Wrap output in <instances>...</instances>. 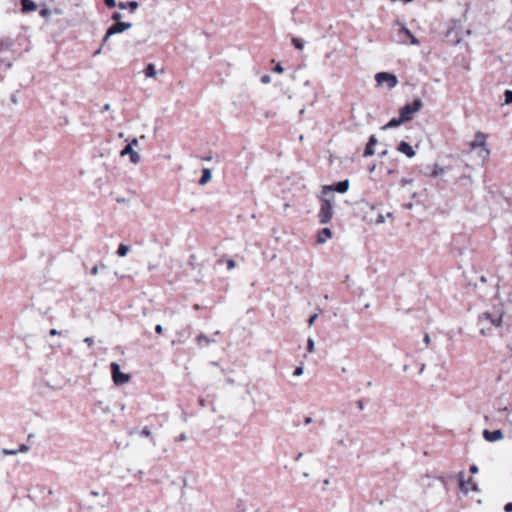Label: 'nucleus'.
<instances>
[{
	"label": "nucleus",
	"mask_w": 512,
	"mask_h": 512,
	"mask_svg": "<svg viewBox=\"0 0 512 512\" xmlns=\"http://www.w3.org/2000/svg\"><path fill=\"white\" fill-rule=\"evenodd\" d=\"M54 12L58 15L62 14V11L60 9H55Z\"/></svg>",
	"instance_id": "58"
},
{
	"label": "nucleus",
	"mask_w": 512,
	"mask_h": 512,
	"mask_svg": "<svg viewBox=\"0 0 512 512\" xmlns=\"http://www.w3.org/2000/svg\"><path fill=\"white\" fill-rule=\"evenodd\" d=\"M329 483H330V481H329L328 479H325V480L323 481V484H324V485H326V486H327V485H329Z\"/></svg>",
	"instance_id": "60"
},
{
	"label": "nucleus",
	"mask_w": 512,
	"mask_h": 512,
	"mask_svg": "<svg viewBox=\"0 0 512 512\" xmlns=\"http://www.w3.org/2000/svg\"><path fill=\"white\" fill-rule=\"evenodd\" d=\"M100 53H101V48H99L98 50H96V51L94 52V56H97V55H99Z\"/></svg>",
	"instance_id": "56"
},
{
	"label": "nucleus",
	"mask_w": 512,
	"mask_h": 512,
	"mask_svg": "<svg viewBox=\"0 0 512 512\" xmlns=\"http://www.w3.org/2000/svg\"><path fill=\"white\" fill-rule=\"evenodd\" d=\"M480 333H481L482 335H487V334H488V332L485 330V328H481V329H480Z\"/></svg>",
	"instance_id": "52"
},
{
	"label": "nucleus",
	"mask_w": 512,
	"mask_h": 512,
	"mask_svg": "<svg viewBox=\"0 0 512 512\" xmlns=\"http://www.w3.org/2000/svg\"><path fill=\"white\" fill-rule=\"evenodd\" d=\"M138 2L136 1H130L128 3H124V2H120L118 4V7L121 9V10H124L126 8H129L131 12H134L137 8H138Z\"/></svg>",
	"instance_id": "18"
},
{
	"label": "nucleus",
	"mask_w": 512,
	"mask_h": 512,
	"mask_svg": "<svg viewBox=\"0 0 512 512\" xmlns=\"http://www.w3.org/2000/svg\"><path fill=\"white\" fill-rule=\"evenodd\" d=\"M333 200V195L321 199V207L318 212V217L321 224H327L331 221L333 217Z\"/></svg>",
	"instance_id": "2"
},
{
	"label": "nucleus",
	"mask_w": 512,
	"mask_h": 512,
	"mask_svg": "<svg viewBox=\"0 0 512 512\" xmlns=\"http://www.w3.org/2000/svg\"><path fill=\"white\" fill-rule=\"evenodd\" d=\"M226 264H227V269H228V270H232V269H234V268H235V261H234V260H232V259H228V260L226 261Z\"/></svg>",
	"instance_id": "36"
},
{
	"label": "nucleus",
	"mask_w": 512,
	"mask_h": 512,
	"mask_svg": "<svg viewBox=\"0 0 512 512\" xmlns=\"http://www.w3.org/2000/svg\"><path fill=\"white\" fill-rule=\"evenodd\" d=\"M84 342H85L88 346H92V345H93V343H94V340H93V338H91V337H86V338L84 339Z\"/></svg>",
	"instance_id": "41"
},
{
	"label": "nucleus",
	"mask_w": 512,
	"mask_h": 512,
	"mask_svg": "<svg viewBox=\"0 0 512 512\" xmlns=\"http://www.w3.org/2000/svg\"><path fill=\"white\" fill-rule=\"evenodd\" d=\"M140 435L143 437H149L151 435V431L145 427L141 430Z\"/></svg>",
	"instance_id": "35"
},
{
	"label": "nucleus",
	"mask_w": 512,
	"mask_h": 512,
	"mask_svg": "<svg viewBox=\"0 0 512 512\" xmlns=\"http://www.w3.org/2000/svg\"><path fill=\"white\" fill-rule=\"evenodd\" d=\"M187 439L186 434L182 433L177 437V441H185Z\"/></svg>",
	"instance_id": "44"
},
{
	"label": "nucleus",
	"mask_w": 512,
	"mask_h": 512,
	"mask_svg": "<svg viewBox=\"0 0 512 512\" xmlns=\"http://www.w3.org/2000/svg\"><path fill=\"white\" fill-rule=\"evenodd\" d=\"M98 271H99V266H94L92 269H91V274L92 275H97L98 274Z\"/></svg>",
	"instance_id": "45"
},
{
	"label": "nucleus",
	"mask_w": 512,
	"mask_h": 512,
	"mask_svg": "<svg viewBox=\"0 0 512 512\" xmlns=\"http://www.w3.org/2000/svg\"><path fill=\"white\" fill-rule=\"evenodd\" d=\"M469 470L471 473L475 474L478 472V467L476 465H472V466H470Z\"/></svg>",
	"instance_id": "47"
},
{
	"label": "nucleus",
	"mask_w": 512,
	"mask_h": 512,
	"mask_svg": "<svg viewBox=\"0 0 512 512\" xmlns=\"http://www.w3.org/2000/svg\"><path fill=\"white\" fill-rule=\"evenodd\" d=\"M398 151L406 155L408 158H413L416 155V152L414 151L413 147L406 141H401L399 143Z\"/></svg>",
	"instance_id": "12"
},
{
	"label": "nucleus",
	"mask_w": 512,
	"mask_h": 512,
	"mask_svg": "<svg viewBox=\"0 0 512 512\" xmlns=\"http://www.w3.org/2000/svg\"><path fill=\"white\" fill-rule=\"evenodd\" d=\"M425 368H426V365L422 364L419 373L422 374L424 372Z\"/></svg>",
	"instance_id": "55"
},
{
	"label": "nucleus",
	"mask_w": 512,
	"mask_h": 512,
	"mask_svg": "<svg viewBox=\"0 0 512 512\" xmlns=\"http://www.w3.org/2000/svg\"><path fill=\"white\" fill-rule=\"evenodd\" d=\"M109 38L110 37H107V33H106L104 38H103V40H102V45H104L108 41Z\"/></svg>",
	"instance_id": "50"
},
{
	"label": "nucleus",
	"mask_w": 512,
	"mask_h": 512,
	"mask_svg": "<svg viewBox=\"0 0 512 512\" xmlns=\"http://www.w3.org/2000/svg\"><path fill=\"white\" fill-rule=\"evenodd\" d=\"M104 3L110 7V8H113L116 6V0H104Z\"/></svg>",
	"instance_id": "38"
},
{
	"label": "nucleus",
	"mask_w": 512,
	"mask_h": 512,
	"mask_svg": "<svg viewBox=\"0 0 512 512\" xmlns=\"http://www.w3.org/2000/svg\"><path fill=\"white\" fill-rule=\"evenodd\" d=\"M502 317V314L496 316L492 313L485 312L480 316V322L483 323V321H487L496 328H499L502 325Z\"/></svg>",
	"instance_id": "10"
},
{
	"label": "nucleus",
	"mask_w": 512,
	"mask_h": 512,
	"mask_svg": "<svg viewBox=\"0 0 512 512\" xmlns=\"http://www.w3.org/2000/svg\"><path fill=\"white\" fill-rule=\"evenodd\" d=\"M51 13H52V11L50 9H48V8L41 9L40 12H39L40 16L44 17V18L50 16Z\"/></svg>",
	"instance_id": "29"
},
{
	"label": "nucleus",
	"mask_w": 512,
	"mask_h": 512,
	"mask_svg": "<svg viewBox=\"0 0 512 512\" xmlns=\"http://www.w3.org/2000/svg\"><path fill=\"white\" fill-rule=\"evenodd\" d=\"M357 406L360 408V409H363L364 405H363V402L361 400H359L357 402Z\"/></svg>",
	"instance_id": "51"
},
{
	"label": "nucleus",
	"mask_w": 512,
	"mask_h": 512,
	"mask_svg": "<svg viewBox=\"0 0 512 512\" xmlns=\"http://www.w3.org/2000/svg\"><path fill=\"white\" fill-rule=\"evenodd\" d=\"M411 182H412V180L411 179H407V178H402V180H401V183L403 185L410 184Z\"/></svg>",
	"instance_id": "48"
},
{
	"label": "nucleus",
	"mask_w": 512,
	"mask_h": 512,
	"mask_svg": "<svg viewBox=\"0 0 512 512\" xmlns=\"http://www.w3.org/2000/svg\"><path fill=\"white\" fill-rule=\"evenodd\" d=\"M302 456H303L302 452L298 453V455L296 456V461H299L302 458Z\"/></svg>",
	"instance_id": "54"
},
{
	"label": "nucleus",
	"mask_w": 512,
	"mask_h": 512,
	"mask_svg": "<svg viewBox=\"0 0 512 512\" xmlns=\"http://www.w3.org/2000/svg\"><path fill=\"white\" fill-rule=\"evenodd\" d=\"M307 351L309 353H313L315 351V342L312 338H308L307 340Z\"/></svg>",
	"instance_id": "24"
},
{
	"label": "nucleus",
	"mask_w": 512,
	"mask_h": 512,
	"mask_svg": "<svg viewBox=\"0 0 512 512\" xmlns=\"http://www.w3.org/2000/svg\"><path fill=\"white\" fill-rule=\"evenodd\" d=\"M122 18V14L120 12H114L111 16V19L113 21L120 22V19Z\"/></svg>",
	"instance_id": "31"
},
{
	"label": "nucleus",
	"mask_w": 512,
	"mask_h": 512,
	"mask_svg": "<svg viewBox=\"0 0 512 512\" xmlns=\"http://www.w3.org/2000/svg\"><path fill=\"white\" fill-rule=\"evenodd\" d=\"M132 27L130 22H117L107 29V37L122 33Z\"/></svg>",
	"instance_id": "9"
},
{
	"label": "nucleus",
	"mask_w": 512,
	"mask_h": 512,
	"mask_svg": "<svg viewBox=\"0 0 512 512\" xmlns=\"http://www.w3.org/2000/svg\"><path fill=\"white\" fill-rule=\"evenodd\" d=\"M273 71H274V72H276V73H282V72H283V67L281 66V64H280V63H278V64L274 67Z\"/></svg>",
	"instance_id": "40"
},
{
	"label": "nucleus",
	"mask_w": 512,
	"mask_h": 512,
	"mask_svg": "<svg viewBox=\"0 0 512 512\" xmlns=\"http://www.w3.org/2000/svg\"><path fill=\"white\" fill-rule=\"evenodd\" d=\"M317 317H318V314H317V313H315V314H313V315H311V316H310V318H309V320H308V324H309V326H312V325L314 324V322H315V320L317 319Z\"/></svg>",
	"instance_id": "37"
},
{
	"label": "nucleus",
	"mask_w": 512,
	"mask_h": 512,
	"mask_svg": "<svg viewBox=\"0 0 512 512\" xmlns=\"http://www.w3.org/2000/svg\"><path fill=\"white\" fill-rule=\"evenodd\" d=\"M130 248L126 244H120L117 249V255L120 257H124L128 254Z\"/></svg>",
	"instance_id": "21"
},
{
	"label": "nucleus",
	"mask_w": 512,
	"mask_h": 512,
	"mask_svg": "<svg viewBox=\"0 0 512 512\" xmlns=\"http://www.w3.org/2000/svg\"><path fill=\"white\" fill-rule=\"evenodd\" d=\"M143 73L146 78H155L157 76L155 65L153 63H149L143 70Z\"/></svg>",
	"instance_id": "17"
},
{
	"label": "nucleus",
	"mask_w": 512,
	"mask_h": 512,
	"mask_svg": "<svg viewBox=\"0 0 512 512\" xmlns=\"http://www.w3.org/2000/svg\"><path fill=\"white\" fill-rule=\"evenodd\" d=\"M423 341H424V343H425L426 345H429V344H430V341H431V340H430V336H429V334H427V333H426V334L424 335Z\"/></svg>",
	"instance_id": "43"
},
{
	"label": "nucleus",
	"mask_w": 512,
	"mask_h": 512,
	"mask_svg": "<svg viewBox=\"0 0 512 512\" xmlns=\"http://www.w3.org/2000/svg\"><path fill=\"white\" fill-rule=\"evenodd\" d=\"M30 449V447L26 444H21L18 448H17V451L18 453H26L28 452Z\"/></svg>",
	"instance_id": "30"
},
{
	"label": "nucleus",
	"mask_w": 512,
	"mask_h": 512,
	"mask_svg": "<svg viewBox=\"0 0 512 512\" xmlns=\"http://www.w3.org/2000/svg\"><path fill=\"white\" fill-rule=\"evenodd\" d=\"M487 135L482 132L475 134L474 140L469 144V151L476 153L481 165H484L490 156V150L486 146Z\"/></svg>",
	"instance_id": "1"
},
{
	"label": "nucleus",
	"mask_w": 512,
	"mask_h": 512,
	"mask_svg": "<svg viewBox=\"0 0 512 512\" xmlns=\"http://www.w3.org/2000/svg\"><path fill=\"white\" fill-rule=\"evenodd\" d=\"M375 151L373 149V147L369 144L366 145V148L364 150V157H369V156H372L374 155Z\"/></svg>",
	"instance_id": "26"
},
{
	"label": "nucleus",
	"mask_w": 512,
	"mask_h": 512,
	"mask_svg": "<svg viewBox=\"0 0 512 512\" xmlns=\"http://www.w3.org/2000/svg\"><path fill=\"white\" fill-rule=\"evenodd\" d=\"M405 4L412 2L413 0H402Z\"/></svg>",
	"instance_id": "63"
},
{
	"label": "nucleus",
	"mask_w": 512,
	"mask_h": 512,
	"mask_svg": "<svg viewBox=\"0 0 512 512\" xmlns=\"http://www.w3.org/2000/svg\"><path fill=\"white\" fill-rule=\"evenodd\" d=\"M120 156L121 157H125V156H129L130 157V162L134 165H137L140 163L141 161V156L140 154L135 151L131 145H126L120 152Z\"/></svg>",
	"instance_id": "8"
},
{
	"label": "nucleus",
	"mask_w": 512,
	"mask_h": 512,
	"mask_svg": "<svg viewBox=\"0 0 512 512\" xmlns=\"http://www.w3.org/2000/svg\"><path fill=\"white\" fill-rule=\"evenodd\" d=\"M303 371H304V370H303V367H302V366H299V367H297V368L294 370V372H293V376H294V377H299V376H301V375L303 374Z\"/></svg>",
	"instance_id": "32"
},
{
	"label": "nucleus",
	"mask_w": 512,
	"mask_h": 512,
	"mask_svg": "<svg viewBox=\"0 0 512 512\" xmlns=\"http://www.w3.org/2000/svg\"><path fill=\"white\" fill-rule=\"evenodd\" d=\"M460 489L462 492L467 494L469 491H477V485L473 482L472 479L464 481L463 473H460Z\"/></svg>",
	"instance_id": "11"
},
{
	"label": "nucleus",
	"mask_w": 512,
	"mask_h": 512,
	"mask_svg": "<svg viewBox=\"0 0 512 512\" xmlns=\"http://www.w3.org/2000/svg\"><path fill=\"white\" fill-rule=\"evenodd\" d=\"M111 371H112L113 382L116 385H123V384L127 383L130 379V376L128 374L120 371V366L116 362L111 363Z\"/></svg>",
	"instance_id": "5"
},
{
	"label": "nucleus",
	"mask_w": 512,
	"mask_h": 512,
	"mask_svg": "<svg viewBox=\"0 0 512 512\" xmlns=\"http://www.w3.org/2000/svg\"><path fill=\"white\" fill-rule=\"evenodd\" d=\"M422 105L423 102L420 98L414 99L412 103L405 104L399 111L401 120H404L405 122L410 121L413 118V115L421 109Z\"/></svg>",
	"instance_id": "3"
},
{
	"label": "nucleus",
	"mask_w": 512,
	"mask_h": 512,
	"mask_svg": "<svg viewBox=\"0 0 512 512\" xmlns=\"http://www.w3.org/2000/svg\"><path fill=\"white\" fill-rule=\"evenodd\" d=\"M211 342H214V340H210L206 335L204 334H200L198 337H197V343L198 345L200 346H207L209 345Z\"/></svg>",
	"instance_id": "20"
},
{
	"label": "nucleus",
	"mask_w": 512,
	"mask_h": 512,
	"mask_svg": "<svg viewBox=\"0 0 512 512\" xmlns=\"http://www.w3.org/2000/svg\"><path fill=\"white\" fill-rule=\"evenodd\" d=\"M109 109H110V104H105V106H104V110H105V111H107V110H109Z\"/></svg>",
	"instance_id": "59"
},
{
	"label": "nucleus",
	"mask_w": 512,
	"mask_h": 512,
	"mask_svg": "<svg viewBox=\"0 0 512 512\" xmlns=\"http://www.w3.org/2000/svg\"><path fill=\"white\" fill-rule=\"evenodd\" d=\"M49 333L51 336H56V335L60 334V332L56 329H51Z\"/></svg>",
	"instance_id": "49"
},
{
	"label": "nucleus",
	"mask_w": 512,
	"mask_h": 512,
	"mask_svg": "<svg viewBox=\"0 0 512 512\" xmlns=\"http://www.w3.org/2000/svg\"><path fill=\"white\" fill-rule=\"evenodd\" d=\"M512 103V91L506 90L505 91V104H511Z\"/></svg>",
	"instance_id": "27"
},
{
	"label": "nucleus",
	"mask_w": 512,
	"mask_h": 512,
	"mask_svg": "<svg viewBox=\"0 0 512 512\" xmlns=\"http://www.w3.org/2000/svg\"><path fill=\"white\" fill-rule=\"evenodd\" d=\"M261 82H262L263 84H268V83H270V82H271V76H270V75H268V74L263 75V76L261 77Z\"/></svg>",
	"instance_id": "33"
},
{
	"label": "nucleus",
	"mask_w": 512,
	"mask_h": 512,
	"mask_svg": "<svg viewBox=\"0 0 512 512\" xmlns=\"http://www.w3.org/2000/svg\"><path fill=\"white\" fill-rule=\"evenodd\" d=\"M504 511H505V512H512V502L507 503V504L504 506Z\"/></svg>",
	"instance_id": "42"
},
{
	"label": "nucleus",
	"mask_w": 512,
	"mask_h": 512,
	"mask_svg": "<svg viewBox=\"0 0 512 512\" xmlns=\"http://www.w3.org/2000/svg\"><path fill=\"white\" fill-rule=\"evenodd\" d=\"M375 80L378 86H385L388 89H392L397 86V77L389 72H379L375 75Z\"/></svg>",
	"instance_id": "4"
},
{
	"label": "nucleus",
	"mask_w": 512,
	"mask_h": 512,
	"mask_svg": "<svg viewBox=\"0 0 512 512\" xmlns=\"http://www.w3.org/2000/svg\"><path fill=\"white\" fill-rule=\"evenodd\" d=\"M292 44L294 45V47L298 50H302L304 48V43L302 40H300L299 38H296V37H293L292 38Z\"/></svg>",
	"instance_id": "23"
},
{
	"label": "nucleus",
	"mask_w": 512,
	"mask_h": 512,
	"mask_svg": "<svg viewBox=\"0 0 512 512\" xmlns=\"http://www.w3.org/2000/svg\"><path fill=\"white\" fill-rule=\"evenodd\" d=\"M22 12L28 13L37 9V5L32 0H21Z\"/></svg>",
	"instance_id": "15"
},
{
	"label": "nucleus",
	"mask_w": 512,
	"mask_h": 512,
	"mask_svg": "<svg viewBox=\"0 0 512 512\" xmlns=\"http://www.w3.org/2000/svg\"><path fill=\"white\" fill-rule=\"evenodd\" d=\"M91 495L96 497L99 495V493L97 491H91Z\"/></svg>",
	"instance_id": "57"
},
{
	"label": "nucleus",
	"mask_w": 512,
	"mask_h": 512,
	"mask_svg": "<svg viewBox=\"0 0 512 512\" xmlns=\"http://www.w3.org/2000/svg\"><path fill=\"white\" fill-rule=\"evenodd\" d=\"M155 331H156V333L161 334L162 331H163L162 326L160 324L156 325L155 326Z\"/></svg>",
	"instance_id": "46"
},
{
	"label": "nucleus",
	"mask_w": 512,
	"mask_h": 512,
	"mask_svg": "<svg viewBox=\"0 0 512 512\" xmlns=\"http://www.w3.org/2000/svg\"><path fill=\"white\" fill-rule=\"evenodd\" d=\"M127 145H131V147L134 149L135 147H137L139 145V139L133 138L131 141H129L127 143Z\"/></svg>",
	"instance_id": "34"
},
{
	"label": "nucleus",
	"mask_w": 512,
	"mask_h": 512,
	"mask_svg": "<svg viewBox=\"0 0 512 512\" xmlns=\"http://www.w3.org/2000/svg\"><path fill=\"white\" fill-rule=\"evenodd\" d=\"M303 476H304L305 478H307V477H309V473H308V472H304V473H303Z\"/></svg>",
	"instance_id": "62"
},
{
	"label": "nucleus",
	"mask_w": 512,
	"mask_h": 512,
	"mask_svg": "<svg viewBox=\"0 0 512 512\" xmlns=\"http://www.w3.org/2000/svg\"><path fill=\"white\" fill-rule=\"evenodd\" d=\"M404 122H405L404 120H401V116H399V118H392L387 124H385L382 127V129L387 130V129L395 128Z\"/></svg>",
	"instance_id": "16"
},
{
	"label": "nucleus",
	"mask_w": 512,
	"mask_h": 512,
	"mask_svg": "<svg viewBox=\"0 0 512 512\" xmlns=\"http://www.w3.org/2000/svg\"><path fill=\"white\" fill-rule=\"evenodd\" d=\"M1 452H2L3 455H17L18 454L17 449H6V448H4V449H2Z\"/></svg>",
	"instance_id": "28"
},
{
	"label": "nucleus",
	"mask_w": 512,
	"mask_h": 512,
	"mask_svg": "<svg viewBox=\"0 0 512 512\" xmlns=\"http://www.w3.org/2000/svg\"><path fill=\"white\" fill-rule=\"evenodd\" d=\"M387 154V150H384L382 153H381V156H384Z\"/></svg>",
	"instance_id": "64"
},
{
	"label": "nucleus",
	"mask_w": 512,
	"mask_h": 512,
	"mask_svg": "<svg viewBox=\"0 0 512 512\" xmlns=\"http://www.w3.org/2000/svg\"><path fill=\"white\" fill-rule=\"evenodd\" d=\"M445 172L443 167L436 166L435 169L432 172V177H438L442 175Z\"/></svg>",
	"instance_id": "25"
},
{
	"label": "nucleus",
	"mask_w": 512,
	"mask_h": 512,
	"mask_svg": "<svg viewBox=\"0 0 512 512\" xmlns=\"http://www.w3.org/2000/svg\"><path fill=\"white\" fill-rule=\"evenodd\" d=\"M312 422V418L311 417H307L305 419V424H310Z\"/></svg>",
	"instance_id": "53"
},
{
	"label": "nucleus",
	"mask_w": 512,
	"mask_h": 512,
	"mask_svg": "<svg viewBox=\"0 0 512 512\" xmlns=\"http://www.w3.org/2000/svg\"><path fill=\"white\" fill-rule=\"evenodd\" d=\"M398 34H399V37H400V41L402 43H407L409 41L410 44H412V45H418L419 44L418 39L404 25H400V29H399Z\"/></svg>",
	"instance_id": "7"
},
{
	"label": "nucleus",
	"mask_w": 512,
	"mask_h": 512,
	"mask_svg": "<svg viewBox=\"0 0 512 512\" xmlns=\"http://www.w3.org/2000/svg\"><path fill=\"white\" fill-rule=\"evenodd\" d=\"M349 189V180L340 181L334 185L323 186L322 194L328 196V194H332L333 192L345 193Z\"/></svg>",
	"instance_id": "6"
},
{
	"label": "nucleus",
	"mask_w": 512,
	"mask_h": 512,
	"mask_svg": "<svg viewBox=\"0 0 512 512\" xmlns=\"http://www.w3.org/2000/svg\"><path fill=\"white\" fill-rule=\"evenodd\" d=\"M483 437L486 441L495 442V441L501 440L503 438V432L501 430H494V431L484 430Z\"/></svg>",
	"instance_id": "13"
},
{
	"label": "nucleus",
	"mask_w": 512,
	"mask_h": 512,
	"mask_svg": "<svg viewBox=\"0 0 512 512\" xmlns=\"http://www.w3.org/2000/svg\"><path fill=\"white\" fill-rule=\"evenodd\" d=\"M377 143V139L374 135H372L370 138H369V141L367 144L371 145L372 147Z\"/></svg>",
	"instance_id": "39"
},
{
	"label": "nucleus",
	"mask_w": 512,
	"mask_h": 512,
	"mask_svg": "<svg viewBox=\"0 0 512 512\" xmlns=\"http://www.w3.org/2000/svg\"><path fill=\"white\" fill-rule=\"evenodd\" d=\"M392 216H393V214L391 212H388L386 214V216L381 214V213H378V215H377V217L375 219V224H378V225L379 224H383L385 222V220H386V217H392Z\"/></svg>",
	"instance_id": "22"
},
{
	"label": "nucleus",
	"mask_w": 512,
	"mask_h": 512,
	"mask_svg": "<svg viewBox=\"0 0 512 512\" xmlns=\"http://www.w3.org/2000/svg\"><path fill=\"white\" fill-rule=\"evenodd\" d=\"M211 178H212V175H211L210 169L205 168L202 171V176H201V178L199 180V184L200 185H205L206 183H208L211 180Z\"/></svg>",
	"instance_id": "19"
},
{
	"label": "nucleus",
	"mask_w": 512,
	"mask_h": 512,
	"mask_svg": "<svg viewBox=\"0 0 512 512\" xmlns=\"http://www.w3.org/2000/svg\"><path fill=\"white\" fill-rule=\"evenodd\" d=\"M332 237V231L330 228H323L321 231H319L317 235V242L319 244H324L327 239H330Z\"/></svg>",
	"instance_id": "14"
},
{
	"label": "nucleus",
	"mask_w": 512,
	"mask_h": 512,
	"mask_svg": "<svg viewBox=\"0 0 512 512\" xmlns=\"http://www.w3.org/2000/svg\"><path fill=\"white\" fill-rule=\"evenodd\" d=\"M200 405H201V406H203V407L205 406V401H204V399H201V400H200Z\"/></svg>",
	"instance_id": "61"
}]
</instances>
